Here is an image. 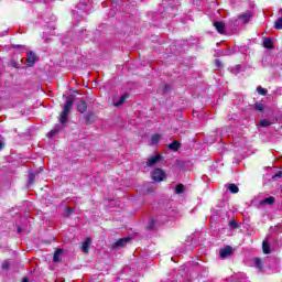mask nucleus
<instances>
[{
  "instance_id": "obj_1",
  "label": "nucleus",
  "mask_w": 282,
  "mask_h": 282,
  "mask_svg": "<svg viewBox=\"0 0 282 282\" xmlns=\"http://www.w3.org/2000/svg\"><path fill=\"white\" fill-rule=\"evenodd\" d=\"M74 102H76V96L68 95L66 97V104L64 105L62 115L59 117L61 124H65V122H67V120H69V111H72V109H74Z\"/></svg>"
},
{
  "instance_id": "obj_2",
  "label": "nucleus",
  "mask_w": 282,
  "mask_h": 282,
  "mask_svg": "<svg viewBox=\"0 0 282 282\" xmlns=\"http://www.w3.org/2000/svg\"><path fill=\"white\" fill-rule=\"evenodd\" d=\"M166 177H169V175H166V172L160 167L154 169L152 172V180L154 182H164Z\"/></svg>"
},
{
  "instance_id": "obj_3",
  "label": "nucleus",
  "mask_w": 282,
  "mask_h": 282,
  "mask_svg": "<svg viewBox=\"0 0 282 282\" xmlns=\"http://www.w3.org/2000/svg\"><path fill=\"white\" fill-rule=\"evenodd\" d=\"M86 124H94V118H96V111L88 110L83 115Z\"/></svg>"
},
{
  "instance_id": "obj_4",
  "label": "nucleus",
  "mask_w": 282,
  "mask_h": 282,
  "mask_svg": "<svg viewBox=\"0 0 282 282\" xmlns=\"http://www.w3.org/2000/svg\"><path fill=\"white\" fill-rule=\"evenodd\" d=\"M36 58L34 51L29 52L26 56V67H34L36 65Z\"/></svg>"
},
{
  "instance_id": "obj_5",
  "label": "nucleus",
  "mask_w": 282,
  "mask_h": 282,
  "mask_svg": "<svg viewBox=\"0 0 282 282\" xmlns=\"http://www.w3.org/2000/svg\"><path fill=\"white\" fill-rule=\"evenodd\" d=\"M238 21H241L245 25L250 22V19H252V12L247 11L242 12V14H239L237 17Z\"/></svg>"
},
{
  "instance_id": "obj_6",
  "label": "nucleus",
  "mask_w": 282,
  "mask_h": 282,
  "mask_svg": "<svg viewBox=\"0 0 282 282\" xmlns=\"http://www.w3.org/2000/svg\"><path fill=\"white\" fill-rule=\"evenodd\" d=\"M129 241H131L130 238H121L112 245V248L115 250H118L119 248H124V246H127Z\"/></svg>"
},
{
  "instance_id": "obj_7",
  "label": "nucleus",
  "mask_w": 282,
  "mask_h": 282,
  "mask_svg": "<svg viewBox=\"0 0 282 282\" xmlns=\"http://www.w3.org/2000/svg\"><path fill=\"white\" fill-rule=\"evenodd\" d=\"M219 254L221 259H227V257L232 256V247L226 246L225 248L219 250Z\"/></svg>"
},
{
  "instance_id": "obj_8",
  "label": "nucleus",
  "mask_w": 282,
  "mask_h": 282,
  "mask_svg": "<svg viewBox=\"0 0 282 282\" xmlns=\"http://www.w3.org/2000/svg\"><path fill=\"white\" fill-rule=\"evenodd\" d=\"M214 28L217 30L218 34H225L226 23L224 21L214 22Z\"/></svg>"
},
{
  "instance_id": "obj_9",
  "label": "nucleus",
  "mask_w": 282,
  "mask_h": 282,
  "mask_svg": "<svg viewBox=\"0 0 282 282\" xmlns=\"http://www.w3.org/2000/svg\"><path fill=\"white\" fill-rule=\"evenodd\" d=\"M77 111H79L82 116L87 111V101H85V99H80L77 102Z\"/></svg>"
},
{
  "instance_id": "obj_10",
  "label": "nucleus",
  "mask_w": 282,
  "mask_h": 282,
  "mask_svg": "<svg viewBox=\"0 0 282 282\" xmlns=\"http://www.w3.org/2000/svg\"><path fill=\"white\" fill-rule=\"evenodd\" d=\"M167 149H170V151L177 152L180 151V149H182V143L177 140H174L172 143L167 145Z\"/></svg>"
},
{
  "instance_id": "obj_11",
  "label": "nucleus",
  "mask_w": 282,
  "mask_h": 282,
  "mask_svg": "<svg viewBox=\"0 0 282 282\" xmlns=\"http://www.w3.org/2000/svg\"><path fill=\"white\" fill-rule=\"evenodd\" d=\"M162 160V156L160 154H155L154 156L150 158L147 162L148 166H155L158 162Z\"/></svg>"
},
{
  "instance_id": "obj_12",
  "label": "nucleus",
  "mask_w": 282,
  "mask_h": 282,
  "mask_svg": "<svg viewBox=\"0 0 282 282\" xmlns=\"http://www.w3.org/2000/svg\"><path fill=\"white\" fill-rule=\"evenodd\" d=\"M90 246H91V238H86L82 245V250L85 254H89Z\"/></svg>"
},
{
  "instance_id": "obj_13",
  "label": "nucleus",
  "mask_w": 282,
  "mask_h": 282,
  "mask_svg": "<svg viewBox=\"0 0 282 282\" xmlns=\"http://www.w3.org/2000/svg\"><path fill=\"white\" fill-rule=\"evenodd\" d=\"M262 47L265 50H274V41H272L270 37H265L262 42Z\"/></svg>"
},
{
  "instance_id": "obj_14",
  "label": "nucleus",
  "mask_w": 282,
  "mask_h": 282,
  "mask_svg": "<svg viewBox=\"0 0 282 282\" xmlns=\"http://www.w3.org/2000/svg\"><path fill=\"white\" fill-rule=\"evenodd\" d=\"M227 191H229L232 195H237V193H239V186H237L235 183H230L227 186Z\"/></svg>"
},
{
  "instance_id": "obj_15",
  "label": "nucleus",
  "mask_w": 282,
  "mask_h": 282,
  "mask_svg": "<svg viewBox=\"0 0 282 282\" xmlns=\"http://www.w3.org/2000/svg\"><path fill=\"white\" fill-rule=\"evenodd\" d=\"M129 98L128 94H123L119 100L115 104V107H120L122 105H124V102H127V99Z\"/></svg>"
},
{
  "instance_id": "obj_16",
  "label": "nucleus",
  "mask_w": 282,
  "mask_h": 282,
  "mask_svg": "<svg viewBox=\"0 0 282 282\" xmlns=\"http://www.w3.org/2000/svg\"><path fill=\"white\" fill-rule=\"evenodd\" d=\"M61 254H63V249H56V251L53 254L54 263H58L61 261Z\"/></svg>"
},
{
  "instance_id": "obj_17",
  "label": "nucleus",
  "mask_w": 282,
  "mask_h": 282,
  "mask_svg": "<svg viewBox=\"0 0 282 282\" xmlns=\"http://www.w3.org/2000/svg\"><path fill=\"white\" fill-rule=\"evenodd\" d=\"M63 129V127L61 126H57L55 127L53 130H51L48 133H47V138H54V135H56L57 133H59V131Z\"/></svg>"
},
{
  "instance_id": "obj_18",
  "label": "nucleus",
  "mask_w": 282,
  "mask_h": 282,
  "mask_svg": "<svg viewBox=\"0 0 282 282\" xmlns=\"http://www.w3.org/2000/svg\"><path fill=\"white\" fill-rule=\"evenodd\" d=\"M262 252L263 254H270V242L265 240L262 242Z\"/></svg>"
},
{
  "instance_id": "obj_19",
  "label": "nucleus",
  "mask_w": 282,
  "mask_h": 282,
  "mask_svg": "<svg viewBox=\"0 0 282 282\" xmlns=\"http://www.w3.org/2000/svg\"><path fill=\"white\" fill-rule=\"evenodd\" d=\"M254 265L258 270H263V259L261 258H256L254 260Z\"/></svg>"
},
{
  "instance_id": "obj_20",
  "label": "nucleus",
  "mask_w": 282,
  "mask_h": 282,
  "mask_svg": "<svg viewBox=\"0 0 282 282\" xmlns=\"http://www.w3.org/2000/svg\"><path fill=\"white\" fill-rule=\"evenodd\" d=\"M262 202L263 204H268L269 206H272V204L276 202V198L274 196H271V197L264 198Z\"/></svg>"
},
{
  "instance_id": "obj_21",
  "label": "nucleus",
  "mask_w": 282,
  "mask_h": 282,
  "mask_svg": "<svg viewBox=\"0 0 282 282\" xmlns=\"http://www.w3.org/2000/svg\"><path fill=\"white\" fill-rule=\"evenodd\" d=\"M185 189L186 188H185L184 184H178L175 187V193H176V195H182V193H184Z\"/></svg>"
},
{
  "instance_id": "obj_22",
  "label": "nucleus",
  "mask_w": 282,
  "mask_h": 282,
  "mask_svg": "<svg viewBox=\"0 0 282 282\" xmlns=\"http://www.w3.org/2000/svg\"><path fill=\"white\" fill-rule=\"evenodd\" d=\"M74 207H66L65 213H64V217H72V215H74Z\"/></svg>"
},
{
  "instance_id": "obj_23",
  "label": "nucleus",
  "mask_w": 282,
  "mask_h": 282,
  "mask_svg": "<svg viewBox=\"0 0 282 282\" xmlns=\"http://www.w3.org/2000/svg\"><path fill=\"white\" fill-rule=\"evenodd\" d=\"M254 109H256V111H264L265 110V105H263L261 102H256Z\"/></svg>"
},
{
  "instance_id": "obj_24",
  "label": "nucleus",
  "mask_w": 282,
  "mask_h": 282,
  "mask_svg": "<svg viewBox=\"0 0 282 282\" xmlns=\"http://www.w3.org/2000/svg\"><path fill=\"white\" fill-rule=\"evenodd\" d=\"M272 124V122H270L269 120H265V119H262L260 120L259 122V126L262 127V128H268Z\"/></svg>"
},
{
  "instance_id": "obj_25",
  "label": "nucleus",
  "mask_w": 282,
  "mask_h": 282,
  "mask_svg": "<svg viewBox=\"0 0 282 282\" xmlns=\"http://www.w3.org/2000/svg\"><path fill=\"white\" fill-rule=\"evenodd\" d=\"M257 91H258V94H260V96H267L268 95V89H265L261 86L257 87Z\"/></svg>"
},
{
  "instance_id": "obj_26",
  "label": "nucleus",
  "mask_w": 282,
  "mask_h": 282,
  "mask_svg": "<svg viewBox=\"0 0 282 282\" xmlns=\"http://www.w3.org/2000/svg\"><path fill=\"white\" fill-rule=\"evenodd\" d=\"M35 180H36V175L34 173H30L29 174V186H33Z\"/></svg>"
},
{
  "instance_id": "obj_27",
  "label": "nucleus",
  "mask_w": 282,
  "mask_h": 282,
  "mask_svg": "<svg viewBox=\"0 0 282 282\" xmlns=\"http://www.w3.org/2000/svg\"><path fill=\"white\" fill-rule=\"evenodd\" d=\"M274 29L275 30H282V17L279 18L275 23H274Z\"/></svg>"
},
{
  "instance_id": "obj_28",
  "label": "nucleus",
  "mask_w": 282,
  "mask_h": 282,
  "mask_svg": "<svg viewBox=\"0 0 282 282\" xmlns=\"http://www.w3.org/2000/svg\"><path fill=\"white\" fill-rule=\"evenodd\" d=\"M161 90L163 91V94H170L171 86H169V84H164L163 86H161Z\"/></svg>"
},
{
  "instance_id": "obj_29",
  "label": "nucleus",
  "mask_w": 282,
  "mask_h": 282,
  "mask_svg": "<svg viewBox=\"0 0 282 282\" xmlns=\"http://www.w3.org/2000/svg\"><path fill=\"white\" fill-rule=\"evenodd\" d=\"M160 134H153L151 140H152V144H158V142H160Z\"/></svg>"
},
{
  "instance_id": "obj_30",
  "label": "nucleus",
  "mask_w": 282,
  "mask_h": 282,
  "mask_svg": "<svg viewBox=\"0 0 282 282\" xmlns=\"http://www.w3.org/2000/svg\"><path fill=\"white\" fill-rule=\"evenodd\" d=\"M229 226L230 228H232L234 230L239 228V224L237 221H235L234 219L229 221Z\"/></svg>"
},
{
  "instance_id": "obj_31",
  "label": "nucleus",
  "mask_w": 282,
  "mask_h": 282,
  "mask_svg": "<svg viewBox=\"0 0 282 282\" xmlns=\"http://www.w3.org/2000/svg\"><path fill=\"white\" fill-rule=\"evenodd\" d=\"M2 270H10V262L4 261V262L2 263Z\"/></svg>"
},
{
  "instance_id": "obj_32",
  "label": "nucleus",
  "mask_w": 282,
  "mask_h": 282,
  "mask_svg": "<svg viewBox=\"0 0 282 282\" xmlns=\"http://www.w3.org/2000/svg\"><path fill=\"white\" fill-rule=\"evenodd\" d=\"M11 67H14V69H19V63L17 61H11Z\"/></svg>"
},
{
  "instance_id": "obj_33",
  "label": "nucleus",
  "mask_w": 282,
  "mask_h": 282,
  "mask_svg": "<svg viewBox=\"0 0 282 282\" xmlns=\"http://www.w3.org/2000/svg\"><path fill=\"white\" fill-rule=\"evenodd\" d=\"M281 177H282V171H278V172L273 175V180L281 178Z\"/></svg>"
},
{
  "instance_id": "obj_34",
  "label": "nucleus",
  "mask_w": 282,
  "mask_h": 282,
  "mask_svg": "<svg viewBox=\"0 0 282 282\" xmlns=\"http://www.w3.org/2000/svg\"><path fill=\"white\" fill-rule=\"evenodd\" d=\"M21 47H23V45H21V44H12V48L13 50H21Z\"/></svg>"
},
{
  "instance_id": "obj_35",
  "label": "nucleus",
  "mask_w": 282,
  "mask_h": 282,
  "mask_svg": "<svg viewBox=\"0 0 282 282\" xmlns=\"http://www.w3.org/2000/svg\"><path fill=\"white\" fill-rule=\"evenodd\" d=\"M215 64L217 65V67H221V61L215 59Z\"/></svg>"
},
{
  "instance_id": "obj_36",
  "label": "nucleus",
  "mask_w": 282,
  "mask_h": 282,
  "mask_svg": "<svg viewBox=\"0 0 282 282\" xmlns=\"http://www.w3.org/2000/svg\"><path fill=\"white\" fill-rule=\"evenodd\" d=\"M22 282H30V278H23Z\"/></svg>"
},
{
  "instance_id": "obj_37",
  "label": "nucleus",
  "mask_w": 282,
  "mask_h": 282,
  "mask_svg": "<svg viewBox=\"0 0 282 282\" xmlns=\"http://www.w3.org/2000/svg\"><path fill=\"white\" fill-rule=\"evenodd\" d=\"M3 150V142L0 141V151Z\"/></svg>"
},
{
  "instance_id": "obj_38",
  "label": "nucleus",
  "mask_w": 282,
  "mask_h": 282,
  "mask_svg": "<svg viewBox=\"0 0 282 282\" xmlns=\"http://www.w3.org/2000/svg\"><path fill=\"white\" fill-rule=\"evenodd\" d=\"M149 230H153V226H150V227H149Z\"/></svg>"
},
{
  "instance_id": "obj_39",
  "label": "nucleus",
  "mask_w": 282,
  "mask_h": 282,
  "mask_svg": "<svg viewBox=\"0 0 282 282\" xmlns=\"http://www.w3.org/2000/svg\"><path fill=\"white\" fill-rule=\"evenodd\" d=\"M18 232H21V227H18Z\"/></svg>"
}]
</instances>
